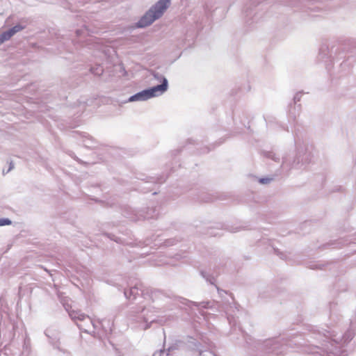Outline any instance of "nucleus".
Segmentation results:
<instances>
[{
    "label": "nucleus",
    "instance_id": "f257e3e1",
    "mask_svg": "<svg viewBox=\"0 0 356 356\" xmlns=\"http://www.w3.org/2000/svg\"><path fill=\"white\" fill-rule=\"evenodd\" d=\"M170 0H160L138 21V27H145L150 25L156 19L161 17L170 5Z\"/></svg>",
    "mask_w": 356,
    "mask_h": 356
},
{
    "label": "nucleus",
    "instance_id": "f03ea898",
    "mask_svg": "<svg viewBox=\"0 0 356 356\" xmlns=\"http://www.w3.org/2000/svg\"><path fill=\"white\" fill-rule=\"evenodd\" d=\"M168 88L167 80L163 78V83L161 85L156 86L149 90H143L138 92L129 98L130 102L146 100L154 96H156L159 93L161 94L164 92Z\"/></svg>",
    "mask_w": 356,
    "mask_h": 356
},
{
    "label": "nucleus",
    "instance_id": "7ed1b4c3",
    "mask_svg": "<svg viewBox=\"0 0 356 356\" xmlns=\"http://www.w3.org/2000/svg\"><path fill=\"white\" fill-rule=\"evenodd\" d=\"M24 28L19 25L15 26L8 31H6L0 35V44L9 40L15 33L22 30Z\"/></svg>",
    "mask_w": 356,
    "mask_h": 356
},
{
    "label": "nucleus",
    "instance_id": "20e7f679",
    "mask_svg": "<svg viewBox=\"0 0 356 356\" xmlns=\"http://www.w3.org/2000/svg\"><path fill=\"white\" fill-rule=\"evenodd\" d=\"M11 224V221L9 219L3 218L0 219V226L9 225Z\"/></svg>",
    "mask_w": 356,
    "mask_h": 356
},
{
    "label": "nucleus",
    "instance_id": "39448f33",
    "mask_svg": "<svg viewBox=\"0 0 356 356\" xmlns=\"http://www.w3.org/2000/svg\"><path fill=\"white\" fill-rule=\"evenodd\" d=\"M77 318L79 320L83 321L85 318V315L84 314H80Z\"/></svg>",
    "mask_w": 356,
    "mask_h": 356
},
{
    "label": "nucleus",
    "instance_id": "423d86ee",
    "mask_svg": "<svg viewBox=\"0 0 356 356\" xmlns=\"http://www.w3.org/2000/svg\"><path fill=\"white\" fill-rule=\"evenodd\" d=\"M138 289L136 288H132L129 290V293H133L135 291H137Z\"/></svg>",
    "mask_w": 356,
    "mask_h": 356
},
{
    "label": "nucleus",
    "instance_id": "0eeeda50",
    "mask_svg": "<svg viewBox=\"0 0 356 356\" xmlns=\"http://www.w3.org/2000/svg\"><path fill=\"white\" fill-rule=\"evenodd\" d=\"M124 293H125V295H126L129 298H130V296H129V295H128V292H127V291H125V292H124Z\"/></svg>",
    "mask_w": 356,
    "mask_h": 356
}]
</instances>
